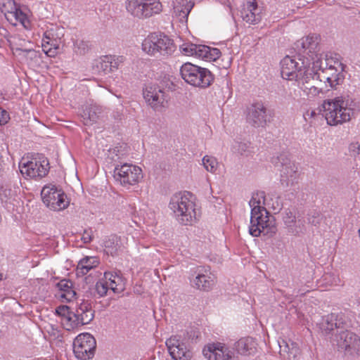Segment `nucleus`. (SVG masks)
I'll return each instance as SVG.
<instances>
[{"instance_id":"6e6d98bb","label":"nucleus","mask_w":360,"mask_h":360,"mask_svg":"<svg viewBox=\"0 0 360 360\" xmlns=\"http://www.w3.org/2000/svg\"><path fill=\"white\" fill-rule=\"evenodd\" d=\"M113 242L111 240H108L105 243V251L108 254H110L111 255L117 254V249L115 247H112Z\"/></svg>"},{"instance_id":"4468645a","label":"nucleus","mask_w":360,"mask_h":360,"mask_svg":"<svg viewBox=\"0 0 360 360\" xmlns=\"http://www.w3.org/2000/svg\"><path fill=\"white\" fill-rule=\"evenodd\" d=\"M143 98L146 103L155 110L162 111L166 107L169 96L162 89L155 86H148L143 90Z\"/></svg>"},{"instance_id":"a18cd8bd","label":"nucleus","mask_w":360,"mask_h":360,"mask_svg":"<svg viewBox=\"0 0 360 360\" xmlns=\"http://www.w3.org/2000/svg\"><path fill=\"white\" fill-rule=\"evenodd\" d=\"M250 143L248 142L235 141L232 146L233 150L240 155H245L248 152Z\"/></svg>"},{"instance_id":"f03ea898","label":"nucleus","mask_w":360,"mask_h":360,"mask_svg":"<svg viewBox=\"0 0 360 360\" xmlns=\"http://www.w3.org/2000/svg\"><path fill=\"white\" fill-rule=\"evenodd\" d=\"M354 102L345 97H336L333 100H326L323 102L324 116L330 125H337L349 121L354 114Z\"/></svg>"},{"instance_id":"0eeeda50","label":"nucleus","mask_w":360,"mask_h":360,"mask_svg":"<svg viewBox=\"0 0 360 360\" xmlns=\"http://www.w3.org/2000/svg\"><path fill=\"white\" fill-rule=\"evenodd\" d=\"M119 162L120 164H115L113 170V177L117 182L129 187L137 184L142 179V170L139 167L123 162Z\"/></svg>"},{"instance_id":"20e7f679","label":"nucleus","mask_w":360,"mask_h":360,"mask_svg":"<svg viewBox=\"0 0 360 360\" xmlns=\"http://www.w3.org/2000/svg\"><path fill=\"white\" fill-rule=\"evenodd\" d=\"M180 74L186 82L193 86L207 88L214 81V76L208 69L191 63L181 65Z\"/></svg>"},{"instance_id":"c756f323","label":"nucleus","mask_w":360,"mask_h":360,"mask_svg":"<svg viewBox=\"0 0 360 360\" xmlns=\"http://www.w3.org/2000/svg\"><path fill=\"white\" fill-rule=\"evenodd\" d=\"M235 349L241 355L254 354L257 351V343L252 338H243L235 343Z\"/></svg>"},{"instance_id":"bf43d9fd","label":"nucleus","mask_w":360,"mask_h":360,"mask_svg":"<svg viewBox=\"0 0 360 360\" xmlns=\"http://www.w3.org/2000/svg\"><path fill=\"white\" fill-rule=\"evenodd\" d=\"M349 150L353 153L354 155L359 153L360 145L358 143H352L349 146Z\"/></svg>"},{"instance_id":"4d7b16f0","label":"nucleus","mask_w":360,"mask_h":360,"mask_svg":"<svg viewBox=\"0 0 360 360\" xmlns=\"http://www.w3.org/2000/svg\"><path fill=\"white\" fill-rule=\"evenodd\" d=\"M9 119L10 117L8 112L0 108V125L6 124Z\"/></svg>"},{"instance_id":"f257e3e1","label":"nucleus","mask_w":360,"mask_h":360,"mask_svg":"<svg viewBox=\"0 0 360 360\" xmlns=\"http://www.w3.org/2000/svg\"><path fill=\"white\" fill-rule=\"evenodd\" d=\"M266 198L263 191L254 193L249 202L251 210L249 233L252 236H259L262 233L272 236L276 232L273 217L261 205H266Z\"/></svg>"},{"instance_id":"e2e57ef3","label":"nucleus","mask_w":360,"mask_h":360,"mask_svg":"<svg viewBox=\"0 0 360 360\" xmlns=\"http://www.w3.org/2000/svg\"><path fill=\"white\" fill-rule=\"evenodd\" d=\"M4 278L3 274L0 273V281H2Z\"/></svg>"},{"instance_id":"a19ab883","label":"nucleus","mask_w":360,"mask_h":360,"mask_svg":"<svg viewBox=\"0 0 360 360\" xmlns=\"http://www.w3.org/2000/svg\"><path fill=\"white\" fill-rule=\"evenodd\" d=\"M202 165L205 169L211 173H214L218 167V162L212 156L205 155L202 158Z\"/></svg>"},{"instance_id":"ea45409f","label":"nucleus","mask_w":360,"mask_h":360,"mask_svg":"<svg viewBox=\"0 0 360 360\" xmlns=\"http://www.w3.org/2000/svg\"><path fill=\"white\" fill-rule=\"evenodd\" d=\"M1 5V11L4 13V15L8 20L11 19V15L13 12H16V4L14 0H2L0 3Z\"/></svg>"},{"instance_id":"052dcab7","label":"nucleus","mask_w":360,"mask_h":360,"mask_svg":"<svg viewBox=\"0 0 360 360\" xmlns=\"http://www.w3.org/2000/svg\"><path fill=\"white\" fill-rule=\"evenodd\" d=\"M291 342H288V347H287V356L288 355V354H289V353H290V352Z\"/></svg>"},{"instance_id":"393cba45","label":"nucleus","mask_w":360,"mask_h":360,"mask_svg":"<svg viewBox=\"0 0 360 360\" xmlns=\"http://www.w3.org/2000/svg\"><path fill=\"white\" fill-rule=\"evenodd\" d=\"M75 311L79 326L89 323L94 318V311L89 301L82 300Z\"/></svg>"},{"instance_id":"473e14b6","label":"nucleus","mask_w":360,"mask_h":360,"mask_svg":"<svg viewBox=\"0 0 360 360\" xmlns=\"http://www.w3.org/2000/svg\"><path fill=\"white\" fill-rule=\"evenodd\" d=\"M193 283L197 289L209 291L212 288L214 281L210 276L198 274L194 278Z\"/></svg>"},{"instance_id":"2eb2a0df","label":"nucleus","mask_w":360,"mask_h":360,"mask_svg":"<svg viewBox=\"0 0 360 360\" xmlns=\"http://www.w3.org/2000/svg\"><path fill=\"white\" fill-rule=\"evenodd\" d=\"M318 326L321 332L325 334H329L334 328L337 330L346 327L347 317L342 313H331L322 317Z\"/></svg>"},{"instance_id":"09e8293b","label":"nucleus","mask_w":360,"mask_h":360,"mask_svg":"<svg viewBox=\"0 0 360 360\" xmlns=\"http://www.w3.org/2000/svg\"><path fill=\"white\" fill-rule=\"evenodd\" d=\"M300 354V348L295 342H291L290 352L287 356L288 360H297V356Z\"/></svg>"},{"instance_id":"4be33fe9","label":"nucleus","mask_w":360,"mask_h":360,"mask_svg":"<svg viewBox=\"0 0 360 360\" xmlns=\"http://www.w3.org/2000/svg\"><path fill=\"white\" fill-rule=\"evenodd\" d=\"M295 49L300 53H302L304 55L307 54L313 56L314 53H317L319 51L318 49L319 41L318 37L314 36H307L296 41L295 44Z\"/></svg>"},{"instance_id":"ddd939ff","label":"nucleus","mask_w":360,"mask_h":360,"mask_svg":"<svg viewBox=\"0 0 360 360\" xmlns=\"http://www.w3.org/2000/svg\"><path fill=\"white\" fill-rule=\"evenodd\" d=\"M20 171L22 175L30 178H42L45 176L49 170V160L42 157L33 158L27 162L20 163Z\"/></svg>"},{"instance_id":"6e6552de","label":"nucleus","mask_w":360,"mask_h":360,"mask_svg":"<svg viewBox=\"0 0 360 360\" xmlns=\"http://www.w3.org/2000/svg\"><path fill=\"white\" fill-rule=\"evenodd\" d=\"M331 342L339 351L354 354L360 349V338L354 333L339 329L331 338Z\"/></svg>"},{"instance_id":"423d86ee","label":"nucleus","mask_w":360,"mask_h":360,"mask_svg":"<svg viewBox=\"0 0 360 360\" xmlns=\"http://www.w3.org/2000/svg\"><path fill=\"white\" fill-rule=\"evenodd\" d=\"M129 13L139 19H146L161 13L162 5L159 0H126Z\"/></svg>"},{"instance_id":"a878e982","label":"nucleus","mask_w":360,"mask_h":360,"mask_svg":"<svg viewBox=\"0 0 360 360\" xmlns=\"http://www.w3.org/2000/svg\"><path fill=\"white\" fill-rule=\"evenodd\" d=\"M281 184L287 188L292 185L298 177L297 167L294 162L279 169Z\"/></svg>"},{"instance_id":"de8ad7c7","label":"nucleus","mask_w":360,"mask_h":360,"mask_svg":"<svg viewBox=\"0 0 360 360\" xmlns=\"http://www.w3.org/2000/svg\"><path fill=\"white\" fill-rule=\"evenodd\" d=\"M209 50L210 47L207 46L198 45V49H196L195 56L207 60Z\"/></svg>"},{"instance_id":"f704fd0d","label":"nucleus","mask_w":360,"mask_h":360,"mask_svg":"<svg viewBox=\"0 0 360 360\" xmlns=\"http://www.w3.org/2000/svg\"><path fill=\"white\" fill-rule=\"evenodd\" d=\"M19 191L18 186H12L11 184H6L0 187V200L2 202H7L13 199Z\"/></svg>"},{"instance_id":"e433bc0d","label":"nucleus","mask_w":360,"mask_h":360,"mask_svg":"<svg viewBox=\"0 0 360 360\" xmlns=\"http://www.w3.org/2000/svg\"><path fill=\"white\" fill-rule=\"evenodd\" d=\"M301 89L311 96H316L320 93L323 94L329 90V89H326V86L323 87V84H321L319 81L310 84L309 85L302 86Z\"/></svg>"},{"instance_id":"f3484780","label":"nucleus","mask_w":360,"mask_h":360,"mask_svg":"<svg viewBox=\"0 0 360 360\" xmlns=\"http://www.w3.org/2000/svg\"><path fill=\"white\" fill-rule=\"evenodd\" d=\"M202 353L208 360H231L233 356V352L220 342L207 345Z\"/></svg>"},{"instance_id":"a211bd4d","label":"nucleus","mask_w":360,"mask_h":360,"mask_svg":"<svg viewBox=\"0 0 360 360\" xmlns=\"http://www.w3.org/2000/svg\"><path fill=\"white\" fill-rule=\"evenodd\" d=\"M304 63L302 61L300 65L295 59L288 56H285L281 61V74L282 77L288 80H294L295 77H297L300 69L303 67Z\"/></svg>"},{"instance_id":"6ab92c4d","label":"nucleus","mask_w":360,"mask_h":360,"mask_svg":"<svg viewBox=\"0 0 360 360\" xmlns=\"http://www.w3.org/2000/svg\"><path fill=\"white\" fill-rule=\"evenodd\" d=\"M283 221L288 232L293 236L304 233L306 227L302 219H296L295 215L288 210L283 214Z\"/></svg>"},{"instance_id":"49530a36","label":"nucleus","mask_w":360,"mask_h":360,"mask_svg":"<svg viewBox=\"0 0 360 360\" xmlns=\"http://www.w3.org/2000/svg\"><path fill=\"white\" fill-rule=\"evenodd\" d=\"M198 45L191 43H185L180 46L181 52L186 56H195Z\"/></svg>"},{"instance_id":"c9c22d12","label":"nucleus","mask_w":360,"mask_h":360,"mask_svg":"<svg viewBox=\"0 0 360 360\" xmlns=\"http://www.w3.org/2000/svg\"><path fill=\"white\" fill-rule=\"evenodd\" d=\"M308 223L312 226L326 229V218L318 211L314 210L307 214Z\"/></svg>"},{"instance_id":"9b49d317","label":"nucleus","mask_w":360,"mask_h":360,"mask_svg":"<svg viewBox=\"0 0 360 360\" xmlns=\"http://www.w3.org/2000/svg\"><path fill=\"white\" fill-rule=\"evenodd\" d=\"M334 65L329 69L316 72V80H319L321 84H323L326 89H336L337 86L342 84L344 82L342 63L336 62Z\"/></svg>"},{"instance_id":"603ef678","label":"nucleus","mask_w":360,"mask_h":360,"mask_svg":"<svg viewBox=\"0 0 360 360\" xmlns=\"http://www.w3.org/2000/svg\"><path fill=\"white\" fill-rule=\"evenodd\" d=\"M221 56V51L217 48L210 47V50L207 54V59L209 60H216Z\"/></svg>"},{"instance_id":"864d4df0","label":"nucleus","mask_w":360,"mask_h":360,"mask_svg":"<svg viewBox=\"0 0 360 360\" xmlns=\"http://www.w3.org/2000/svg\"><path fill=\"white\" fill-rule=\"evenodd\" d=\"M278 345L280 347L279 353L284 358L287 357V347H288V342L282 339L278 340Z\"/></svg>"},{"instance_id":"aec40b11","label":"nucleus","mask_w":360,"mask_h":360,"mask_svg":"<svg viewBox=\"0 0 360 360\" xmlns=\"http://www.w3.org/2000/svg\"><path fill=\"white\" fill-rule=\"evenodd\" d=\"M123 61V56H103L96 62V66L98 71L107 74L117 70Z\"/></svg>"},{"instance_id":"bb28decb","label":"nucleus","mask_w":360,"mask_h":360,"mask_svg":"<svg viewBox=\"0 0 360 360\" xmlns=\"http://www.w3.org/2000/svg\"><path fill=\"white\" fill-rule=\"evenodd\" d=\"M103 276L109 285V288L115 293H120L124 290L126 281L120 275V272H105Z\"/></svg>"},{"instance_id":"cd10ccee","label":"nucleus","mask_w":360,"mask_h":360,"mask_svg":"<svg viewBox=\"0 0 360 360\" xmlns=\"http://www.w3.org/2000/svg\"><path fill=\"white\" fill-rule=\"evenodd\" d=\"M194 6L191 0H176L174 5V13L181 22H186L188 14Z\"/></svg>"},{"instance_id":"7ed1b4c3","label":"nucleus","mask_w":360,"mask_h":360,"mask_svg":"<svg viewBox=\"0 0 360 360\" xmlns=\"http://www.w3.org/2000/svg\"><path fill=\"white\" fill-rule=\"evenodd\" d=\"M190 193H176L170 200L169 207L177 221L182 225L191 224L196 219L194 202L189 199Z\"/></svg>"},{"instance_id":"4c0bfd02","label":"nucleus","mask_w":360,"mask_h":360,"mask_svg":"<svg viewBox=\"0 0 360 360\" xmlns=\"http://www.w3.org/2000/svg\"><path fill=\"white\" fill-rule=\"evenodd\" d=\"M272 164L278 169H281L291 164L292 162L290 160L289 153L288 152H283L276 156L271 158Z\"/></svg>"},{"instance_id":"b1692460","label":"nucleus","mask_w":360,"mask_h":360,"mask_svg":"<svg viewBox=\"0 0 360 360\" xmlns=\"http://www.w3.org/2000/svg\"><path fill=\"white\" fill-rule=\"evenodd\" d=\"M309 57L314 60L312 68L316 72L326 70L335 65L334 63L340 62L338 58H334L330 53H328L321 54L316 53L315 57L313 56H309Z\"/></svg>"},{"instance_id":"dca6fc26","label":"nucleus","mask_w":360,"mask_h":360,"mask_svg":"<svg viewBox=\"0 0 360 360\" xmlns=\"http://www.w3.org/2000/svg\"><path fill=\"white\" fill-rule=\"evenodd\" d=\"M166 345L174 360H191L192 352L187 349L179 336H172L167 340Z\"/></svg>"},{"instance_id":"f8f14e48","label":"nucleus","mask_w":360,"mask_h":360,"mask_svg":"<svg viewBox=\"0 0 360 360\" xmlns=\"http://www.w3.org/2000/svg\"><path fill=\"white\" fill-rule=\"evenodd\" d=\"M271 117V112L261 102L254 103L248 108L247 121L254 127H264Z\"/></svg>"},{"instance_id":"37998d69","label":"nucleus","mask_w":360,"mask_h":360,"mask_svg":"<svg viewBox=\"0 0 360 360\" xmlns=\"http://www.w3.org/2000/svg\"><path fill=\"white\" fill-rule=\"evenodd\" d=\"M74 46L75 53L79 55H84L89 50L88 42L81 39H77Z\"/></svg>"},{"instance_id":"8fccbe9b","label":"nucleus","mask_w":360,"mask_h":360,"mask_svg":"<svg viewBox=\"0 0 360 360\" xmlns=\"http://www.w3.org/2000/svg\"><path fill=\"white\" fill-rule=\"evenodd\" d=\"M22 51L25 53V56L28 59L37 61L40 58V53L33 49H24Z\"/></svg>"},{"instance_id":"680f3d73","label":"nucleus","mask_w":360,"mask_h":360,"mask_svg":"<svg viewBox=\"0 0 360 360\" xmlns=\"http://www.w3.org/2000/svg\"><path fill=\"white\" fill-rule=\"evenodd\" d=\"M273 208H274V210H280V209H281V208L279 207V205H278V202H277V207H276L273 205Z\"/></svg>"},{"instance_id":"9d476101","label":"nucleus","mask_w":360,"mask_h":360,"mask_svg":"<svg viewBox=\"0 0 360 360\" xmlns=\"http://www.w3.org/2000/svg\"><path fill=\"white\" fill-rule=\"evenodd\" d=\"M96 342L93 335L88 333H81L73 342V352L80 360H89L94 356Z\"/></svg>"},{"instance_id":"c03bdc74","label":"nucleus","mask_w":360,"mask_h":360,"mask_svg":"<svg viewBox=\"0 0 360 360\" xmlns=\"http://www.w3.org/2000/svg\"><path fill=\"white\" fill-rule=\"evenodd\" d=\"M110 158L114 162V166L115 164H120L119 162H122L121 159L124 155V153L122 152L121 147H115V148L109 150Z\"/></svg>"},{"instance_id":"58836bf2","label":"nucleus","mask_w":360,"mask_h":360,"mask_svg":"<svg viewBox=\"0 0 360 360\" xmlns=\"http://www.w3.org/2000/svg\"><path fill=\"white\" fill-rule=\"evenodd\" d=\"M77 316H76V311H70L68 316H65L63 319H62V323L64 326V328L67 330H72L75 328L79 326V321H77Z\"/></svg>"},{"instance_id":"c85d7f7f","label":"nucleus","mask_w":360,"mask_h":360,"mask_svg":"<svg viewBox=\"0 0 360 360\" xmlns=\"http://www.w3.org/2000/svg\"><path fill=\"white\" fill-rule=\"evenodd\" d=\"M295 80L301 89L302 86L309 85L318 81L316 80V72L313 68H307L304 64L303 67L300 69L297 77H295Z\"/></svg>"},{"instance_id":"5fc2aeb1","label":"nucleus","mask_w":360,"mask_h":360,"mask_svg":"<svg viewBox=\"0 0 360 360\" xmlns=\"http://www.w3.org/2000/svg\"><path fill=\"white\" fill-rule=\"evenodd\" d=\"M93 238V231L91 229H86L84 231V233L82 236V240L84 243H89L92 240Z\"/></svg>"},{"instance_id":"7c9ffc66","label":"nucleus","mask_w":360,"mask_h":360,"mask_svg":"<svg viewBox=\"0 0 360 360\" xmlns=\"http://www.w3.org/2000/svg\"><path fill=\"white\" fill-rule=\"evenodd\" d=\"M56 286L58 288L57 296L62 299L65 300L67 302H70L76 297V292L73 289V284L72 281L67 279H63L59 281Z\"/></svg>"},{"instance_id":"412c9836","label":"nucleus","mask_w":360,"mask_h":360,"mask_svg":"<svg viewBox=\"0 0 360 360\" xmlns=\"http://www.w3.org/2000/svg\"><path fill=\"white\" fill-rule=\"evenodd\" d=\"M102 112L101 107L96 103H86L82 106L81 117L85 125H91L96 122Z\"/></svg>"},{"instance_id":"1a4fd4ad","label":"nucleus","mask_w":360,"mask_h":360,"mask_svg":"<svg viewBox=\"0 0 360 360\" xmlns=\"http://www.w3.org/2000/svg\"><path fill=\"white\" fill-rule=\"evenodd\" d=\"M41 195L44 203L54 211L63 210L69 205L65 193L55 185L45 186L41 190Z\"/></svg>"},{"instance_id":"3c124183","label":"nucleus","mask_w":360,"mask_h":360,"mask_svg":"<svg viewBox=\"0 0 360 360\" xmlns=\"http://www.w3.org/2000/svg\"><path fill=\"white\" fill-rule=\"evenodd\" d=\"M72 311L70 308L67 305H60L56 309V313L63 319Z\"/></svg>"},{"instance_id":"39448f33","label":"nucleus","mask_w":360,"mask_h":360,"mask_svg":"<svg viewBox=\"0 0 360 360\" xmlns=\"http://www.w3.org/2000/svg\"><path fill=\"white\" fill-rule=\"evenodd\" d=\"M143 51L150 56L171 55L175 50L173 41L163 33H153L142 43Z\"/></svg>"},{"instance_id":"0e129e2a","label":"nucleus","mask_w":360,"mask_h":360,"mask_svg":"<svg viewBox=\"0 0 360 360\" xmlns=\"http://www.w3.org/2000/svg\"><path fill=\"white\" fill-rule=\"evenodd\" d=\"M357 303L359 305H360V296L357 299Z\"/></svg>"},{"instance_id":"2f4dec72","label":"nucleus","mask_w":360,"mask_h":360,"mask_svg":"<svg viewBox=\"0 0 360 360\" xmlns=\"http://www.w3.org/2000/svg\"><path fill=\"white\" fill-rule=\"evenodd\" d=\"M99 264L98 260L94 257H86L82 259L77 265L76 274L77 276L86 275L90 270L96 267Z\"/></svg>"},{"instance_id":"79ce46f5","label":"nucleus","mask_w":360,"mask_h":360,"mask_svg":"<svg viewBox=\"0 0 360 360\" xmlns=\"http://www.w3.org/2000/svg\"><path fill=\"white\" fill-rule=\"evenodd\" d=\"M108 290H110L109 285L103 276V278L96 282L95 285V290L99 297H102L107 295Z\"/></svg>"},{"instance_id":"5701e85b","label":"nucleus","mask_w":360,"mask_h":360,"mask_svg":"<svg viewBox=\"0 0 360 360\" xmlns=\"http://www.w3.org/2000/svg\"><path fill=\"white\" fill-rule=\"evenodd\" d=\"M243 20L250 24L255 25L262 20L261 8L258 7L257 2H248L246 7L240 11Z\"/></svg>"},{"instance_id":"72a5a7b5","label":"nucleus","mask_w":360,"mask_h":360,"mask_svg":"<svg viewBox=\"0 0 360 360\" xmlns=\"http://www.w3.org/2000/svg\"><path fill=\"white\" fill-rule=\"evenodd\" d=\"M50 34H45L42 39V48L47 56L53 57L57 53L56 50L58 49V44L56 39H52L50 37Z\"/></svg>"},{"instance_id":"13d9d810","label":"nucleus","mask_w":360,"mask_h":360,"mask_svg":"<svg viewBox=\"0 0 360 360\" xmlns=\"http://www.w3.org/2000/svg\"><path fill=\"white\" fill-rule=\"evenodd\" d=\"M14 18L16 20H19L20 22H22V20L25 19V15L22 13V11L18 8H16V12H13V13L11 15V18Z\"/></svg>"}]
</instances>
